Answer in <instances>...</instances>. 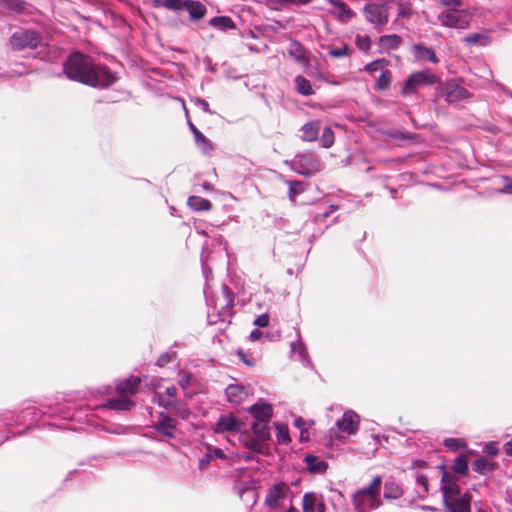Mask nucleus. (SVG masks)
Instances as JSON below:
<instances>
[{"mask_svg":"<svg viewBox=\"0 0 512 512\" xmlns=\"http://www.w3.org/2000/svg\"><path fill=\"white\" fill-rule=\"evenodd\" d=\"M320 121H311L304 124L301 128L302 140L312 142L318 139L320 133Z\"/></svg>","mask_w":512,"mask_h":512,"instance_id":"21","label":"nucleus"},{"mask_svg":"<svg viewBox=\"0 0 512 512\" xmlns=\"http://www.w3.org/2000/svg\"><path fill=\"white\" fill-rule=\"evenodd\" d=\"M240 443L254 453H262L263 445L259 438L254 434L251 435L249 431H243L239 435Z\"/></svg>","mask_w":512,"mask_h":512,"instance_id":"16","label":"nucleus"},{"mask_svg":"<svg viewBox=\"0 0 512 512\" xmlns=\"http://www.w3.org/2000/svg\"><path fill=\"white\" fill-rule=\"evenodd\" d=\"M188 206L195 211H208L211 209V202L199 196H190L188 198Z\"/></svg>","mask_w":512,"mask_h":512,"instance_id":"26","label":"nucleus"},{"mask_svg":"<svg viewBox=\"0 0 512 512\" xmlns=\"http://www.w3.org/2000/svg\"><path fill=\"white\" fill-rule=\"evenodd\" d=\"M438 82V77L430 71H418V86L431 85Z\"/></svg>","mask_w":512,"mask_h":512,"instance_id":"32","label":"nucleus"},{"mask_svg":"<svg viewBox=\"0 0 512 512\" xmlns=\"http://www.w3.org/2000/svg\"><path fill=\"white\" fill-rule=\"evenodd\" d=\"M296 90L299 94L303 96H310L313 94V89L311 87L310 81L307 80L303 76H297L295 78Z\"/></svg>","mask_w":512,"mask_h":512,"instance_id":"29","label":"nucleus"},{"mask_svg":"<svg viewBox=\"0 0 512 512\" xmlns=\"http://www.w3.org/2000/svg\"><path fill=\"white\" fill-rule=\"evenodd\" d=\"M380 42L383 46H388L390 48H395L400 43V37L397 35H386L380 38Z\"/></svg>","mask_w":512,"mask_h":512,"instance_id":"43","label":"nucleus"},{"mask_svg":"<svg viewBox=\"0 0 512 512\" xmlns=\"http://www.w3.org/2000/svg\"><path fill=\"white\" fill-rule=\"evenodd\" d=\"M183 2L182 0H162L161 7H165L169 10H182L183 9Z\"/></svg>","mask_w":512,"mask_h":512,"instance_id":"45","label":"nucleus"},{"mask_svg":"<svg viewBox=\"0 0 512 512\" xmlns=\"http://www.w3.org/2000/svg\"><path fill=\"white\" fill-rule=\"evenodd\" d=\"M504 181H505V185L503 186V188L501 189H498V192L499 193H509L512 191V179H510L509 177H503Z\"/></svg>","mask_w":512,"mask_h":512,"instance_id":"54","label":"nucleus"},{"mask_svg":"<svg viewBox=\"0 0 512 512\" xmlns=\"http://www.w3.org/2000/svg\"><path fill=\"white\" fill-rule=\"evenodd\" d=\"M223 294H224V305L221 307L220 314L225 316L227 315L232 306H233V294L227 286H223Z\"/></svg>","mask_w":512,"mask_h":512,"instance_id":"33","label":"nucleus"},{"mask_svg":"<svg viewBox=\"0 0 512 512\" xmlns=\"http://www.w3.org/2000/svg\"><path fill=\"white\" fill-rule=\"evenodd\" d=\"M253 434L261 440V442L267 441L271 437L269 422L254 421L251 426Z\"/></svg>","mask_w":512,"mask_h":512,"instance_id":"23","label":"nucleus"},{"mask_svg":"<svg viewBox=\"0 0 512 512\" xmlns=\"http://www.w3.org/2000/svg\"><path fill=\"white\" fill-rule=\"evenodd\" d=\"M440 95L449 103H456L470 96L468 90L455 80L445 83L440 89Z\"/></svg>","mask_w":512,"mask_h":512,"instance_id":"9","label":"nucleus"},{"mask_svg":"<svg viewBox=\"0 0 512 512\" xmlns=\"http://www.w3.org/2000/svg\"><path fill=\"white\" fill-rule=\"evenodd\" d=\"M189 128L194 136L195 143L197 147L202 151L203 154L208 155L213 150V146L208 138H206L198 129L197 127L191 123L188 122Z\"/></svg>","mask_w":512,"mask_h":512,"instance_id":"17","label":"nucleus"},{"mask_svg":"<svg viewBox=\"0 0 512 512\" xmlns=\"http://www.w3.org/2000/svg\"><path fill=\"white\" fill-rule=\"evenodd\" d=\"M227 400L232 404H240L249 395V389L243 385L230 384L225 389Z\"/></svg>","mask_w":512,"mask_h":512,"instance_id":"14","label":"nucleus"},{"mask_svg":"<svg viewBox=\"0 0 512 512\" xmlns=\"http://www.w3.org/2000/svg\"><path fill=\"white\" fill-rule=\"evenodd\" d=\"M468 45L487 46L492 42V38L487 33H475L464 38Z\"/></svg>","mask_w":512,"mask_h":512,"instance_id":"27","label":"nucleus"},{"mask_svg":"<svg viewBox=\"0 0 512 512\" xmlns=\"http://www.w3.org/2000/svg\"><path fill=\"white\" fill-rule=\"evenodd\" d=\"M334 132L330 127H325L321 136V143L324 148H329L334 144Z\"/></svg>","mask_w":512,"mask_h":512,"instance_id":"39","label":"nucleus"},{"mask_svg":"<svg viewBox=\"0 0 512 512\" xmlns=\"http://www.w3.org/2000/svg\"><path fill=\"white\" fill-rule=\"evenodd\" d=\"M391 82V76L389 71H383L378 80H377V87L381 90H385L389 87Z\"/></svg>","mask_w":512,"mask_h":512,"instance_id":"44","label":"nucleus"},{"mask_svg":"<svg viewBox=\"0 0 512 512\" xmlns=\"http://www.w3.org/2000/svg\"><path fill=\"white\" fill-rule=\"evenodd\" d=\"M441 489L446 512H471L472 497L468 493H461L454 475L443 472Z\"/></svg>","mask_w":512,"mask_h":512,"instance_id":"2","label":"nucleus"},{"mask_svg":"<svg viewBox=\"0 0 512 512\" xmlns=\"http://www.w3.org/2000/svg\"><path fill=\"white\" fill-rule=\"evenodd\" d=\"M211 461H212V453H209V451H207V453L199 461V468L201 470L206 469L209 466Z\"/></svg>","mask_w":512,"mask_h":512,"instance_id":"51","label":"nucleus"},{"mask_svg":"<svg viewBox=\"0 0 512 512\" xmlns=\"http://www.w3.org/2000/svg\"><path fill=\"white\" fill-rule=\"evenodd\" d=\"M288 184L290 200H294L296 195H299L304 191L303 183L300 181H289Z\"/></svg>","mask_w":512,"mask_h":512,"instance_id":"42","label":"nucleus"},{"mask_svg":"<svg viewBox=\"0 0 512 512\" xmlns=\"http://www.w3.org/2000/svg\"><path fill=\"white\" fill-rule=\"evenodd\" d=\"M237 355L239 357V359L247 366L249 367H253L256 365V359L254 357H252L251 355H248L247 353H245L242 349H239L237 351Z\"/></svg>","mask_w":512,"mask_h":512,"instance_id":"47","label":"nucleus"},{"mask_svg":"<svg viewBox=\"0 0 512 512\" xmlns=\"http://www.w3.org/2000/svg\"><path fill=\"white\" fill-rule=\"evenodd\" d=\"M474 469L479 473H485L490 470V463L485 458H479L474 462Z\"/></svg>","mask_w":512,"mask_h":512,"instance_id":"48","label":"nucleus"},{"mask_svg":"<svg viewBox=\"0 0 512 512\" xmlns=\"http://www.w3.org/2000/svg\"><path fill=\"white\" fill-rule=\"evenodd\" d=\"M418 61H430V62H437V58L435 53L421 45H418Z\"/></svg>","mask_w":512,"mask_h":512,"instance_id":"38","label":"nucleus"},{"mask_svg":"<svg viewBox=\"0 0 512 512\" xmlns=\"http://www.w3.org/2000/svg\"><path fill=\"white\" fill-rule=\"evenodd\" d=\"M382 479L376 476L372 482L358 491L352 497V504L355 512H370L381 506L380 487Z\"/></svg>","mask_w":512,"mask_h":512,"instance_id":"3","label":"nucleus"},{"mask_svg":"<svg viewBox=\"0 0 512 512\" xmlns=\"http://www.w3.org/2000/svg\"><path fill=\"white\" fill-rule=\"evenodd\" d=\"M331 5V13L343 22H347L352 19L353 11L348 5L341 0H329Z\"/></svg>","mask_w":512,"mask_h":512,"instance_id":"15","label":"nucleus"},{"mask_svg":"<svg viewBox=\"0 0 512 512\" xmlns=\"http://www.w3.org/2000/svg\"><path fill=\"white\" fill-rule=\"evenodd\" d=\"M248 411L254 417V421L270 422L273 414V407L269 403L258 402L252 405Z\"/></svg>","mask_w":512,"mask_h":512,"instance_id":"13","label":"nucleus"},{"mask_svg":"<svg viewBox=\"0 0 512 512\" xmlns=\"http://www.w3.org/2000/svg\"><path fill=\"white\" fill-rule=\"evenodd\" d=\"M439 21L443 26L466 29L470 25L471 14L466 10L449 9L439 15Z\"/></svg>","mask_w":512,"mask_h":512,"instance_id":"5","label":"nucleus"},{"mask_svg":"<svg viewBox=\"0 0 512 512\" xmlns=\"http://www.w3.org/2000/svg\"><path fill=\"white\" fill-rule=\"evenodd\" d=\"M10 45L14 50L36 49L42 43L40 34L35 30L19 29L10 37Z\"/></svg>","mask_w":512,"mask_h":512,"instance_id":"4","label":"nucleus"},{"mask_svg":"<svg viewBox=\"0 0 512 512\" xmlns=\"http://www.w3.org/2000/svg\"><path fill=\"white\" fill-rule=\"evenodd\" d=\"M398 5V19L410 18L413 14L412 4L409 0L397 1Z\"/></svg>","mask_w":512,"mask_h":512,"instance_id":"31","label":"nucleus"},{"mask_svg":"<svg viewBox=\"0 0 512 512\" xmlns=\"http://www.w3.org/2000/svg\"><path fill=\"white\" fill-rule=\"evenodd\" d=\"M191 377L189 374H184L181 376V378L178 381L179 386L182 389H186L190 384Z\"/></svg>","mask_w":512,"mask_h":512,"instance_id":"57","label":"nucleus"},{"mask_svg":"<svg viewBox=\"0 0 512 512\" xmlns=\"http://www.w3.org/2000/svg\"><path fill=\"white\" fill-rule=\"evenodd\" d=\"M183 9L187 10L191 19L198 20L205 16L206 7L199 1L185 0L183 2Z\"/></svg>","mask_w":512,"mask_h":512,"instance_id":"19","label":"nucleus"},{"mask_svg":"<svg viewBox=\"0 0 512 512\" xmlns=\"http://www.w3.org/2000/svg\"><path fill=\"white\" fill-rule=\"evenodd\" d=\"M453 471L460 475L468 472V459L465 455H459L454 462Z\"/></svg>","mask_w":512,"mask_h":512,"instance_id":"34","label":"nucleus"},{"mask_svg":"<svg viewBox=\"0 0 512 512\" xmlns=\"http://www.w3.org/2000/svg\"><path fill=\"white\" fill-rule=\"evenodd\" d=\"M119 396V398L110 399L105 407L117 411H128L134 406V402L128 398V395Z\"/></svg>","mask_w":512,"mask_h":512,"instance_id":"22","label":"nucleus"},{"mask_svg":"<svg viewBox=\"0 0 512 512\" xmlns=\"http://www.w3.org/2000/svg\"><path fill=\"white\" fill-rule=\"evenodd\" d=\"M418 485H421L425 490H427V479L423 475H418L417 478Z\"/></svg>","mask_w":512,"mask_h":512,"instance_id":"63","label":"nucleus"},{"mask_svg":"<svg viewBox=\"0 0 512 512\" xmlns=\"http://www.w3.org/2000/svg\"><path fill=\"white\" fill-rule=\"evenodd\" d=\"M209 453H212V459L218 458V459H224L225 454L222 449L220 448H208Z\"/></svg>","mask_w":512,"mask_h":512,"instance_id":"56","label":"nucleus"},{"mask_svg":"<svg viewBox=\"0 0 512 512\" xmlns=\"http://www.w3.org/2000/svg\"><path fill=\"white\" fill-rule=\"evenodd\" d=\"M140 382L141 380L139 377L131 376L117 385V391L119 395H133L136 393Z\"/></svg>","mask_w":512,"mask_h":512,"instance_id":"20","label":"nucleus"},{"mask_svg":"<svg viewBox=\"0 0 512 512\" xmlns=\"http://www.w3.org/2000/svg\"><path fill=\"white\" fill-rule=\"evenodd\" d=\"M304 461L308 471L313 474H322L326 472L328 468V464L326 461L312 454L306 455Z\"/></svg>","mask_w":512,"mask_h":512,"instance_id":"18","label":"nucleus"},{"mask_svg":"<svg viewBox=\"0 0 512 512\" xmlns=\"http://www.w3.org/2000/svg\"><path fill=\"white\" fill-rule=\"evenodd\" d=\"M384 63V60H375V61H372L371 63H369L366 67H365V70L366 71H369V72H373V71H376L377 69L381 68L382 67V64Z\"/></svg>","mask_w":512,"mask_h":512,"instance_id":"53","label":"nucleus"},{"mask_svg":"<svg viewBox=\"0 0 512 512\" xmlns=\"http://www.w3.org/2000/svg\"><path fill=\"white\" fill-rule=\"evenodd\" d=\"M63 71L69 79L92 87L107 88L117 80L108 67L96 64L92 57L78 51L64 62Z\"/></svg>","mask_w":512,"mask_h":512,"instance_id":"1","label":"nucleus"},{"mask_svg":"<svg viewBox=\"0 0 512 512\" xmlns=\"http://www.w3.org/2000/svg\"><path fill=\"white\" fill-rule=\"evenodd\" d=\"M196 104L203 109L208 114H212L213 112L210 110L209 103L201 98L195 99Z\"/></svg>","mask_w":512,"mask_h":512,"instance_id":"55","label":"nucleus"},{"mask_svg":"<svg viewBox=\"0 0 512 512\" xmlns=\"http://www.w3.org/2000/svg\"><path fill=\"white\" fill-rule=\"evenodd\" d=\"M155 400L157 402V404L160 406V407H163L165 408L166 410H168L171 406V402H172V399H170L169 397H165L163 394L161 393H156L155 394Z\"/></svg>","mask_w":512,"mask_h":512,"instance_id":"49","label":"nucleus"},{"mask_svg":"<svg viewBox=\"0 0 512 512\" xmlns=\"http://www.w3.org/2000/svg\"><path fill=\"white\" fill-rule=\"evenodd\" d=\"M443 444L451 451H458L467 446L465 440L462 438H446L444 439Z\"/></svg>","mask_w":512,"mask_h":512,"instance_id":"36","label":"nucleus"},{"mask_svg":"<svg viewBox=\"0 0 512 512\" xmlns=\"http://www.w3.org/2000/svg\"><path fill=\"white\" fill-rule=\"evenodd\" d=\"M440 3H442L445 6H460L461 0H438Z\"/></svg>","mask_w":512,"mask_h":512,"instance_id":"59","label":"nucleus"},{"mask_svg":"<svg viewBox=\"0 0 512 512\" xmlns=\"http://www.w3.org/2000/svg\"><path fill=\"white\" fill-rule=\"evenodd\" d=\"M294 169L302 175L310 176L320 170V161L312 152H306L296 156Z\"/></svg>","mask_w":512,"mask_h":512,"instance_id":"8","label":"nucleus"},{"mask_svg":"<svg viewBox=\"0 0 512 512\" xmlns=\"http://www.w3.org/2000/svg\"><path fill=\"white\" fill-rule=\"evenodd\" d=\"M485 451L491 456H496L498 454V449L494 442H490L489 444H487L485 447Z\"/></svg>","mask_w":512,"mask_h":512,"instance_id":"58","label":"nucleus"},{"mask_svg":"<svg viewBox=\"0 0 512 512\" xmlns=\"http://www.w3.org/2000/svg\"><path fill=\"white\" fill-rule=\"evenodd\" d=\"M290 497V488L285 483L273 485L267 492L265 503L272 509L277 510L284 507L285 500Z\"/></svg>","mask_w":512,"mask_h":512,"instance_id":"7","label":"nucleus"},{"mask_svg":"<svg viewBox=\"0 0 512 512\" xmlns=\"http://www.w3.org/2000/svg\"><path fill=\"white\" fill-rule=\"evenodd\" d=\"M254 324L258 327H266L269 324V316L262 314L254 320Z\"/></svg>","mask_w":512,"mask_h":512,"instance_id":"52","label":"nucleus"},{"mask_svg":"<svg viewBox=\"0 0 512 512\" xmlns=\"http://www.w3.org/2000/svg\"><path fill=\"white\" fill-rule=\"evenodd\" d=\"M401 494H402V489L397 483H395L393 481H389V482L385 483V486H384V498L385 499H397L401 496Z\"/></svg>","mask_w":512,"mask_h":512,"instance_id":"30","label":"nucleus"},{"mask_svg":"<svg viewBox=\"0 0 512 512\" xmlns=\"http://www.w3.org/2000/svg\"><path fill=\"white\" fill-rule=\"evenodd\" d=\"M168 410L172 411L173 414L179 416L184 420L188 419V417L191 414L188 406L179 399H172L171 406Z\"/></svg>","mask_w":512,"mask_h":512,"instance_id":"25","label":"nucleus"},{"mask_svg":"<svg viewBox=\"0 0 512 512\" xmlns=\"http://www.w3.org/2000/svg\"><path fill=\"white\" fill-rule=\"evenodd\" d=\"M243 423L236 418L232 413H225L220 415L215 423L213 431L217 434L223 433H238L241 431Z\"/></svg>","mask_w":512,"mask_h":512,"instance_id":"11","label":"nucleus"},{"mask_svg":"<svg viewBox=\"0 0 512 512\" xmlns=\"http://www.w3.org/2000/svg\"><path fill=\"white\" fill-rule=\"evenodd\" d=\"M359 422V416L354 411L348 410L343 414L341 419L336 421V427L329 430L330 436L340 438V432L353 435L359 429Z\"/></svg>","mask_w":512,"mask_h":512,"instance_id":"6","label":"nucleus"},{"mask_svg":"<svg viewBox=\"0 0 512 512\" xmlns=\"http://www.w3.org/2000/svg\"><path fill=\"white\" fill-rule=\"evenodd\" d=\"M209 25L221 31L235 28V23L227 16H216L209 21Z\"/></svg>","mask_w":512,"mask_h":512,"instance_id":"24","label":"nucleus"},{"mask_svg":"<svg viewBox=\"0 0 512 512\" xmlns=\"http://www.w3.org/2000/svg\"><path fill=\"white\" fill-rule=\"evenodd\" d=\"M416 86V73H411L408 79L406 80L403 88H402V95H409L414 92Z\"/></svg>","mask_w":512,"mask_h":512,"instance_id":"41","label":"nucleus"},{"mask_svg":"<svg viewBox=\"0 0 512 512\" xmlns=\"http://www.w3.org/2000/svg\"><path fill=\"white\" fill-rule=\"evenodd\" d=\"M289 54L294 58L296 59L297 61H302L304 60L305 58V51H304V48L303 46L297 42V41H293L291 42L290 44V48H289Z\"/></svg>","mask_w":512,"mask_h":512,"instance_id":"37","label":"nucleus"},{"mask_svg":"<svg viewBox=\"0 0 512 512\" xmlns=\"http://www.w3.org/2000/svg\"><path fill=\"white\" fill-rule=\"evenodd\" d=\"M1 4L13 11H21L23 10V1L22 0H1Z\"/></svg>","mask_w":512,"mask_h":512,"instance_id":"46","label":"nucleus"},{"mask_svg":"<svg viewBox=\"0 0 512 512\" xmlns=\"http://www.w3.org/2000/svg\"><path fill=\"white\" fill-rule=\"evenodd\" d=\"M386 5L387 4L384 3L381 5L375 3L367 4L364 7L366 19L377 27L385 25L388 21V9Z\"/></svg>","mask_w":512,"mask_h":512,"instance_id":"10","label":"nucleus"},{"mask_svg":"<svg viewBox=\"0 0 512 512\" xmlns=\"http://www.w3.org/2000/svg\"><path fill=\"white\" fill-rule=\"evenodd\" d=\"M294 425L299 428L301 431L304 430V427L306 425V421L302 417H297L294 420Z\"/></svg>","mask_w":512,"mask_h":512,"instance_id":"61","label":"nucleus"},{"mask_svg":"<svg viewBox=\"0 0 512 512\" xmlns=\"http://www.w3.org/2000/svg\"><path fill=\"white\" fill-rule=\"evenodd\" d=\"M320 498L316 493H305L302 501L303 512H315Z\"/></svg>","mask_w":512,"mask_h":512,"instance_id":"28","label":"nucleus"},{"mask_svg":"<svg viewBox=\"0 0 512 512\" xmlns=\"http://www.w3.org/2000/svg\"><path fill=\"white\" fill-rule=\"evenodd\" d=\"M291 352L297 353L301 362L308 363L307 348L301 341L291 343Z\"/></svg>","mask_w":512,"mask_h":512,"instance_id":"35","label":"nucleus"},{"mask_svg":"<svg viewBox=\"0 0 512 512\" xmlns=\"http://www.w3.org/2000/svg\"><path fill=\"white\" fill-rule=\"evenodd\" d=\"M261 335H262V332H261L260 330H258V329H255V330H253V331L250 333V336H249V337H250V339H251L252 341H255V340L260 339Z\"/></svg>","mask_w":512,"mask_h":512,"instance_id":"62","label":"nucleus"},{"mask_svg":"<svg viewBox=\"0 0 512 512\" xmlns=\"http://www.w3.org/2000/svg\"><path fill=\"white\" fill-rule=\"evenodd\" d=\"M178 421L169 416L165 412H160L158 414V420L155 423V430L168 438H175V433L177 429Z\"/></svg>","mask_w":512,"mask_h":512,"instance_id":"12","label":"nucleus"},{"mask_svg":"<svg viewBox=\"0 0 512 512\" xmlns=\"http://www.w3.org/2000/svg\"><path fill=\"white\" fill-rule=\"evenodd\" d=\"M505 452L512 456V439L505 444Z\"/></svg>","mask_w":512,"mask_h":512,"instance_id":"64","label":"nucleus"},{"mask_svg":"<svg viewBox=\"0 0 512 512\" xmlns=\"http://www.w3.org/2000/svg\"><path fill=\"white\" fill-rule=\"evenodd\" d=\"M348 46L336 47L329 50V55L333 58H341L348 54Z\"/></svg>","mask_w":512,"mask_h":512,"instance_id":"50","label":"nucleus"},{"mask_svg":"<svg viewBox=\"0 0 512 512\" xmlns=\"http://www.w3.org/2000/svg\"><path fill=\"white\" fill-rule=\"evenodd\" d=\"M276 437L279 443L286 444L290 442L291 439L286 425L276 424Z\"/></svg>","mask_w":512,"mask_h":512,"instance_id":"40","label":"nucleus"},{"mask_svg":"<svg viewBox=\"0 0 512 512\" xmlns=\"http://www.w3.org/2000/svg\"><path fill=\"white\" fill-rule=\"evenodd\" d=\"M177 388L175 386L167 387L165 390V394L171 399L177 395Z\"/></svg>","mask_w":512,"mask_h":512,"instance_id":"60","label":"nucleus"}]
</instances>
